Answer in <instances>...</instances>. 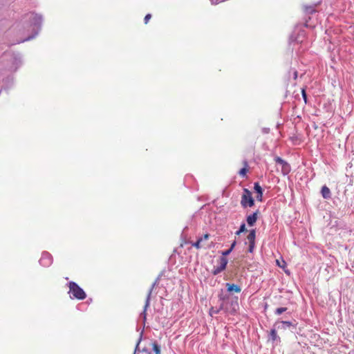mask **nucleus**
<instances>
[{
  "label": "nucleus",
  "instance_id": "31",
  "mask_svg": "<svg viewBox=\"0 0 354 354\" xmlns=\"http://www.w3.org/2000/svg\"><path fill=\"white\" fill-rule=\"evenodd\" d=\"M282 263H283V265H281V263L279 262V260H277V265H278L279 267H281V268H283V266L286 264L285 261H282Z\"/></svg>",
  "mask_w": 354,
  "mask_h": 354
},
{
  "label": "nucleus",
  "instance_id": "33",
  "mask_svg": "<svg viewBox=\"0 0 354 354\" xmlns=\"http://www.w3.org/2000/svg\"><path fill=\"white\" fill-rule=\"evenodd\" d=\"M297 74H298V73H297V71H294V74H293V75H294V77H294V79H295V80H296V79L297 78Z\"/></svg>",
  "mask_w": 354,
  "mask_h": 354
},
{
  "label": "nucleus",
  "instance_id": "10",
  "mask_svg": "<svg viewBox=\"0 0 354 354\" xmlns=\"http://www.w3.org/2000/svg\"><path fill=\"white\" fill-rule=\"evenodd\" d=\"M259 211H256L252 214H250L247 216L246 221L250 226H253L257 220V215H258Z\"/></svg>",
  "mask_w": 354,
  "mask_h": 354
},
{
  "label": "nucleus",
  "instance_id": "11",
  "mask_svg": "<svg viewBox=\"0 0 354 354\" xmlns=\"http://www.w3.org/2000/svg\"><path fill=\"white\" fill-rule=\"evenodd\" d=\"M226 287L228 292H235L236 293H239L241 291V287L234 283H227Z\"/></svg>",
  "mask_w": 354,
  "mask_h": 354
},
{
  "label": "nucleus",
  "instance_id": "3",
  "mask_svg": "<svg viewBox=\"0 0 354 354\" xmlns=\"http://www.w3.org/2000/svg\"><path fill=\"white\" fill-rule=\"evenodd\" d=\"M241 205L243 207H252L254 205V201L252 196V193L246 188L243 189V194L241 196Z\"/></svg>",
  "mask_w": 354,
  "mask_h": 354
},
{
  "label": "nucleus",
  "instance_id": "30",
  "mask_svg": "<svg viewBox=\"0 0 354 354\" xmlns=\"http://www.w3.org/2000/svg\"><path fill=\"white\" fill-rule=\"evenodd\" d=\"M209 235L208 234H204L203 236L201 237L200 239H203V241L205 240H207L209 239Z\"/></svg>",
  "mask_w": 354,
  "mask_h": 354
},
{
  "label": "nucleus",
  "instance_id": "27",
  "mask_svg": "<svg viewBox=\"0 0 354 354\" xmlns=\"http://www.w3.org/2000/svg\"><path fill=\"white\" fill-rule=\"evenodd\" d=\"M301 93H302V97H303L305 102H306V101H307V95H306V91H305L304 89H302Z\"/></svg>",
  "mask_w": 354,
  "mask_h": 354
},
{
  "label": "nucleus",
  "instance_id": "5",
  "mask_svg": "<svg viewBox=\"0 0 354 354\" xmlns=\"http://www.w3.org/2000/svg\"><path fill=\"white\" fill-rule=\"evenodd\" d=\"M238 307V304L235 302L234 304H232V310H229L227 308L224 307V304L222 303L218 308H214L212 307L209 310L210 316H213L214 315L218 314L221 310H224L225 312H230L234 313L236 310V308Z\"/></svg>",
  "mask_w": 354,
  "mask_h": 354
},
{
  "label": "nucleus",
  "instance_id": "15",
  "mask_svg": "<svg viewBox=\"0 0 354 354\" xmlns=\"http://www.w3.org/2000/svg\"><path fill=\"white\" fill-rule=\"evenodd\" d=\"M269 338L272 342L277 341L278 339H279V337L277 335V330L275 328L271 329Z\"/></svg>",
  "mask_w": 354,
  "mask_h": 354
},
{
  "label": "nucleus",
  "instance_id": "1",
  "mask_svg": "<svg viewBox=\"0 0 354 354\" xmlns=\"http://www.w3.org/2000/svg\"><path fill=\"white\" fill-rule=\"evenodd\" d=\"M24 19L25 21H29L30 26L36 27L37 28V30H35L33 35L28 36V37H26L24 39L18 41H17L18 44L22 43V42H24L26 41H29V40L35 38V36L38 34L39 30L41 29V26L42 24V21H43L42 15L37 14V13H35V12H30V13L25 15V16L24 17Z\"/></svg>",
  "mask_w": 354,
  "mask_h": 354
},
{
  "label": "nucleus",
  "instance_id": "24",
  "mask_svg": "<svg viewBox=\"0 0 354 354\" xmlns=\"http://www.w3.org/2000/svg\"><path fill=\"white\" fill-rule=\"evenodd\" d=\"M255 243H249L248 252L252 253L254 249Z\"/></svg>",
  "mask_w": 354,
  "mask_h": 354
},
{
  "label": "nucleus",
  "instance_id": "2",
  "mask_svg": "<svg viewBox=\"0 0 354 354\" xmlns=\"http://www.w3.org/2000/svg\"><path fill=\"white\" fill-rule=\"evenodd\" d=\"M69 291L71 294V298H75L80 300L84 299L86 297L85 292L75 282L71 281L68 283Z\"/></svg>",
  "mask_w": 354,
  "mask_h": 354
},
{
  "label": "nucleus",
  "instance_id": "28",
  "mask_svg": "<svg viewBox=\"0 0 354 354\" xmlns=\"http://www.w3.org/2000/svg\"><path fill=\"white\" fill-rule=\"evenodd\" d=\"M261 131L264 134H267L270 132V129L269 128H267V127H264L261 129Z\"/></svg>",
  "mask_w": 354,
  "mask_h": 354
},
{
  "label": "nucleus",
  "instance_id": "20",
  "mask_svg": "<svg viewBox=\"0 0 354 354\" xmlns=\"http://www.w3.org/2000/svg\"><path fill=\"white\" fill-rule=\"evenodd\" d=\"M203 242V239H198L195 243H192V246L199 249L202 248L201 243Z\"/></svg>",
  "mask_w": 354,
  "mask_h": 354
},
{
  "label": "nucleus",
  "instance_id": "19",
  "mask_svg": "<svg viewBox=\"0 0 354 354\" xmlns=\"http://www.w3.org/2000/svg\"><path fill=\"white\" fill-rule=\"evenodd\" d=\"M287 310V308H285V307H280V308H277L275 310H274V314L276 315H281L283 313L286 312Z\"/></svg>",
  "mask_w": 354,
  "mask_h": 354
},
{
  "label": "nucleus",
  "instance_id": "26",
  "mask_svg": "<svg viewBox=\"0 0 354 354\" xmlns=\"http://www.w3.org/2000/svg\"><path fill=\"white\" fill-rule=\"evenodd\" d=\"M151 15L150 14H147V15L145 17V19H144V20H145V24H147V23H148V21H149V20L151 19Z\"/></svg>",
  "mask_w": 354,
  "mask_h": 354
},
{
  "label": "nucleus",
  "instance_id": "12",
  "mask_svg": "<svg viewBox=\"0 0 354 354\" xmlns=\"http://www.w3.org/2000/svg\"><path fill=\"white\" fill-rule=\"evenodd\" d=\"M321 194L324 199H329L331 198V192L330 189L326 186L324 185L321 189Z\"/></svg>",
  "mask_w": 354,
  "mask_h": 354
},
{
  "label": "nucleus",
  "instance_id": "25",
  "mask_svg": "<svg viewBox=\"0 0 354 354\" xmlns=\"http://www.w3.org/2000/svg\"><path fill=\"white\" fill-rule=\"evenodd\" d=\"M246 172H247V169L245 167H243L239 171V174L240 176H244L245 175Z\"/></svg>",
  "mask_w": 354,
  "mask_h": 354
},
{
  "label": "nucleus",
  "instance_id": "4",
  "mask_svg": "<svg viewBox=\"0 0 354 354\" xmlns=\"http://www.w3.org/2000/svg\"><path fill=\"white\" fill-rule=\"evenodd\" d=\"M158 280H159V278H157L156 280L151 285V287L150 288V289L148 292L147 298H146L145 304L144 306L143 311L140 314V316L142 317L144 323L146 321V317H147L146 312H147V310L150 304V299H151V295L152 291H153V288H155V286L158 284Z\"/></svg>",
  "mask_w": 354,
  "mask_h": 354
},
{
  "label": "nucleus",
  "instance_id": "22",
  "mask_svg": "<svg viewBox=\"0 0 354 354\" xmlns=\"http://www.w3.org/2000/svg\"><path fill=\"white\" fill-rule=\"evenodd\" d=\"M142 333H143V332L142 331V332H141V333H140V337H139L138 341V342H137V344H136V348H135V351H134V353H133V354H136V352L139 350V349H138V347H139V344H140V342H141V340H142Z\"/></svg>",
  "mask_w": 354,
  "mask_h": 354
},
{
  "label": "nucleus",
  "instance_id": "16",
  "mask_svg": "<svg viewBox=\"0 0 354 354\" xmlns=\"http://www.w3.org/2000/svg\"><path fill=\"white\" fill-rule=\"evenodd\" d=\"M274 160L275 162L277 163V164H279L282 166V167H286L288 168V163L286 162L285 160H283L281 158L279 157V156H277L275 158H274Z\"/></svg>",
  "mask_w": 354,
  "mask_h": 354
},
{
  "label": "nucleus",
  "instance_id": "21",
  "mask_svg": "<svg viewBox=\"0 0 354 354\" xmlns=\"http://www.w3.org/2000/svg\"><path fill=\"white\" fill-rule=\"evenodd\" d=\"M246 230L245 229V224L244 223H243L240 227H239V230L238 231H236V235H239L241 233L245 232Z\"/></svg>",
  "mask_w": 354,
  "mask_h": 354
},
{
  "label": "nucleus",
  "instance_id": "6",
  "mask_svg": "<svg viewBox=\"0 0 354 354\" xmlns=\"http://www.w3.org/2000/svg\"><path fill=\"white\" fill-rule=\"evenodd\" d=\"M219 261H220L219 266L214 267L212 271V273L214 275H217L219 273H221L222 271H223L226 268V266L227 265L228 261H227V258L221 257Z\"/></svg>",
  "mask_w": 354,
  "mask_h": 354
},
{
  "label": "nucleus",
  "instance_id": "29",
  "mask_svg": "<svg viewBox=\"0 0 354 354\" xmlns=\"http://www.w3.org/2000/svg\"><path fill=\"white\" fill-rule=\"evenodd\" d=\"M282 170L284 172V174H288L290 171V165H288V168L286 167H282Z\"/></svg>",
  "mask_w": 354,
  "mask_h": 354
},
{
  "label": "nucleus",
  "instance_id": "18",
  "mask_svg": "<svg viewBox=\"0 0 354 354\" xmlns=\"http://www.w3.org/2000/svg\"><path fill=\"white\" fill-rule=\"evenodd\" d=\"M153 350L156 354H160V346L157 342H153L152 344Z\"/></svg>",
  "mask_w": 354,
  "mask_h": 354
},
{
  "label": "nucleus",
  "instance_id": "14",
  "mask_svg": "<svg viewBox=\"0 0 354 354\" xmlns=\"http://www.w3.org/2000/svg\"><path fill=\"white\" fill-rule=\"evenodd\" d=\"M255 238H256V230L254 229L251 230L250 231L249 234L247 236L249 243H255Z\"/></svg>",
  "mask_w": 354,
  "mask_h": 354
},
{
  "label": "nucleus",
  "instance_id": "17",
  "mask_svg": "<svg viewBox=\"0 0 354 354\" xmlns=\"http://www.w3.org/2000/svg\"><path fill=\"white\" fill-rule=\"evenodd\" d=\"M317 5L306 6H304V10L308 14H313V13L315 12V11H316L315 9V7Z\"/></svg>",
  "mask_w": 354,
  "mask_h": 354
},
{
  "label": "nucleus",
  "instance_id": "8",
  "mask_svg": "<svg viewBox=\"0 0 354 354\" xmlns=\"http://www.w3.org/2000/svg\"><path fill=\"white\" fill-rule=\"evenodd\" d=\"M10 61L12 65L8 67V70L10 71H15L21 64V57L19 56H12Z\"/></svg>",
  "mask_w": 354,
  "mask_h": 354
},
{
  "label": "nucleus",
  "instance_id": "13",
  "mask_svg": "<svg viewBox=\"0 0 354 354\" xmlns=\"http://www.w3.org/2000/svg\"><path fill=\"white\" fill-rule=\"evenodd\" d=\"M254 189L255 192L257 193V199L259 201H261L262 196H263V189H262L261 187L260 186V185L259 184V183H254Z\"/></svg>",
  "mask_w": 354,
  "mask_h": 354
},
{
  "label": "nucleus",
  "instance_id": "7",
  "mask_svg": "<svg viewBox=\"0 0 354 354\" xmlns=\"http://www.w3.org/2000/svg\"><path fill=\"white\" fill-rule=\"evenodd\" d=\"M53 262V257L47 252L42 253L41 257L39 260V263L44 267H48Z\"/></svg>",
  "mask_w": 354,
  "mask_h": 354
},
{
  "label": "nucleus",
  "instance_id": "23",
  "mask_svg": "<svg viewBox=\"0 0 354 354\" xmlns=\"http://www.w3.org/2000/svg\"><path fill=\"white\" fill-rule=\"evenodd\" d=\"M231 252H232V251H231V250H230V249H228V250H225V251H223V252H221V254H222V257H225V258H226V257H227V255H229V254L231 253Z\"/></svg>",
  "mask_w": 354,
  "mask_h": 354
},
{
  "label": "nucleus",
  "instance_id": "9",
  "mask_svg": "<svg viewBox=\"0 0 354 354\" xmlns=\"http://www.w3.org/2000/svg\"><path fill=\"white\" fill-rule=\"evenodd\" d=\"M274 326L279 330H286L291 326L295 328V325L290 321H277L275 322Z\"/></svg>",
  "mask_w": 354,
  "mask_h": 354
},
{
  "label": "nucleus",
  "instance_id": "32",
  "mask_svg": "<svg viewBox=\"0 0 354 354\" xmlns=\"http://www.w3.org/2000/svg\"><path fill=\"white\" fill-rule=\"evenodd\" d=\"M235 245H236V241H234V242L232 243V245H231V246H230V248L229 249H230V250H231V251H232V250H233V249H234V246H235Z\"/></svg>",
  "mask_w": 354,
  "mask_h": 354
}]
</instances>
